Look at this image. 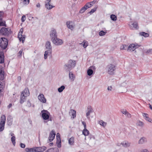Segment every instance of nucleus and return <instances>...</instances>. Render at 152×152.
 <instances>
[{
  "label": "nucleus",
  "mask_w": 152,
  "mask_h": 152,
  "mask_svg": "<svg viewBox=\"0 0 152 152\" xmlns=\"http://www.w3.org/2000/svg\"><path fill=\"white\" fill-rule=\"evenodd\" d=\"M72 23V21H67L66 23L67 27L71 30H72L74 28L73 25L72 24H71V23Z\"/></svg>",
  "instance_id": "6ab92c4d"
},
{
  "label": "nucleus",
  "mask_w": 152,
  "mask_h": 152,
  "mask_svg": "<svg viewBox=\"0 0 152 152\" xmlns=\"http://www.w3.org/2000/svg\"><path fill=\"white\" fill-rule=\"evenodd\" d=\"M22 52H23V50H20L18 53V56H21L22 55Z\"/></svg>",
  "instance_id": "864d4df0"
},
{
  "label": "nucleus",
  "mask_w": 152,
  "mask_h": 152,
  "mask_svg": "<svg viewBox=\"0 0 152 152\" xmlns=\"http://www.w3.org/2000/svg\"><path fill=\"white\" fill-rule=\"evenodd\" d=\"M134 46L135 44L133 43L131 44L129 46H128L127 51H134Z\"/></svg>",
  "instance_id": "a211bd4d"
},
{
  "label": "nucleus",
  "mask_w": 152,
  "mask_h": 152,
  "mask_svg": "<svg viewBox=\"0 0 152 152\" xmlns=\"http://www.w3.org/2000/svg\"><path fill=\"white\" fill-rule=\"evenodd\" d=\"M41 113H42V117L44 120V122L46 123L49 121V118L50 115V113L47 110H43Z\"/></svg>",
  "instance_id": "20e7f679"
},
{
  "label": "nucleus",
  "mask_w": 152,
  "mask_h": 152,
  "mask_svg": "<svg viewBox=\"0 0 152 152\" xmlns=\"http://www.w3.org/2000/svg\"><path fill=\"white\" fill-rule=\"evenodd\" d=\"M6 120V118L5 115H3L1 117L0 125L4 128V126Z\"/></svg>",
  "instance_id": "9d476101"
},
{
  "label": "nucleus",
  "mask_w": 152,
  "mask_h": 152,
  "mask_svg": "<svg viewBox=\"0 0 152 152\" xmlns=\"http://www.w3.org/2000/svg\"><path fill=\"white\" fill-rule=\"evenodd\" d=\"M127 111L126 110L124 111V110H122L121 111V112L122 113L126 115L127 113Z\"/></svg>",
  "instance_id": "052dcab7"
},
{
  "label": "nucleus",
  "mask_w": 152,
  "mask_h": 152,
  "mask_svg": "<svg viewBox=\"0 0 152 152\" xmlns=\"http://www.w3.org/2000/svg\"><path fill=\"white\" fill-rule=\"evenodd\" d=\"M69 114L73 116V118H74L76 116V112L74 110L71 109L69 113Z\"/></svg>",
  "instance_id": "a878e982"
},
{
  "label": "nucleus",
  "mask_w": 152,
  "mask_h": 152,
  "mask_svg": "<svg viewBox=\"0 0 152 152\" xmlns=\"http://www.w3.org/2000/svg\"><path fill=\"white\" fill-rule=\"evenodd\" d=\"M86 10V9L85 8V7H83L80 10V11H79V13H83Z\"/></svg>",
  "instance_id": "79ce46f5"
},
{
  "label": "nucleus",
  "mask_w": 152,
  "mask_h": 152,
  "mask_svg": "<svg viewBox=\"0 0 152 152\" xmlns=\"http://www.w3.org/2000/svg\"><path fill=\"white\" fill-rule=\"evenodd\" d=\"M54 148H51L48 149L45 152H54Z\"/></svg>",
  "instance_id": "09e8293b"
},
{
  "label": "nucleus",
  "mask_w": 152,
  "mask_h": 152,
  "mask_svg": "<svg viewBox=\"0 0 152 152\" xmlns=\"http://www.w3.org/2000/svg\"><path fill=\"white\" fill-rule=\"evenodd\" d=\"M4 62V53L0 52V64H2Z\"/></svg>",
  "instance_id": "f3484780"
},
{
  "label": "nucleus",
  "mask_w": 152,
  "mask_h": 152,
  "mask_svg": "<svg viewBox=\"0 0 152 152\" xmlns=\"http://www.w3.org/2000/svg\"><path fill=\"white\" fill-rule=\"evenodd\" d=\"M65 88L64 86H62L58 88V90L59 93L61 92Z\"/></svg>",
  "instance_id": "473e14b6"
},
{
  "label": "nucleus",
  "mask_w": 152,
  "mask_h": 152,
  "mask_svg": "<svg viewBox=\"0 0 152 152\" xmlns=\"http://www.w3.org/2000/svg\"><path fill=\"white\" fill-rule=\"evenodd\" d=\"M140 46V45H138L137 44H135L134 46V50L137 48H138Z\"/></svg>",
  "instance_id": "680f3d73"
},
{
  "label": "nucleus",
  "mask_w": 152,
  "mask_h": 152,
  "mask_svg": "<svg viewBox=\"0 0 152 152\" xmlns=\"http://www.w3.org/2000/svg\"><path fill=\"white\" fill-rule=\"evenodd\" d=\"M27 105L29 107L31 106V104L30 102L29 101H28L27 103Z\"/></svg>",
  "instance_id": "13d9d810"
},
{
  "label": "nucleus",
  "mask_w": 152,
  "mask_h": 152,
  "mask_svg": "<svg viewBox=\"0 0 152 152\" xmlns=\"http://www.w3.org/2000/svg\"><path fill=\"white\" fill-rule=\"evenodd\" d=\"M146 141V138L145 137H142L139 140L138 143L140 144H142Z\"/></svg>",
  "instance_id": "bb28decb"
},
{
  "label": "nucleus",
  "mask_w": 152,
  "mask_h": 152,
  "mask_svg": "<svg viewBox=\"0 0 152 152\" xmlns=\"http://www.w3.org/2000/svg\"><path fill=\"white\" fill-rule=\"evenodd\" d=\"M106 33V32H105L103 31L102 30L99 32V35L100 36H102L105 35Z\"/></svg>",
  "instance_id": "49530a36"
},
{
  "label": "nucleus",
  "mask_w": 152,
  "mask_h": 152,
  "mask_svg": "<svg viewBox=\"0 0 152 152\" xmlns=\"http://www.w3.org/2000/svg\"><path fill=\"white\" fill-rule=\"evenodd\" d=\"M20 147L23 148H24L25 147V145L23 143H21L20 144Z\"/></svg>",
  "instance_id": "bf43d9fd"
},
{
  "label": "nucleus",
  "mask_w": 152,
  "mask_h": 152,
  "mask_svg": "<svg viewBox=\"0 0 152 152\" xmlns=\"http://www.w3.org/2000/svg\"><path fill=\"white\" fill-rule=\"evenodd\" d=\"M26 17L25 15H23L21 18V20L22 22H24L26 20Z\"/></svg>",
  "instance_id": "3c124183"
},
{
  "label": "nucleus",
  "mask_w": 152,
  "mask_h": 152,
  "mask_svg": "<svg viewBox=\"0 0 152 152\" xmlns=\"http://www.w3.org/2000/svg\"><path fill=\"white\" fill-rule=\"evenodd\" d=\"M28 19L29 20H31L32 18H33V17L32 16L31 14L29 15L28 16Z\"/></svg>",
  "instance_id": "e2e57ef3"
},
{
  "label": "nucleus",
  "mask_w": 152,
  "mask_h": 152,
  "mask_svg": "<svg viewBox=\"0 0 152 152\" xmlns=\"http://www.w3.org/2000/svg\"><path fill=\"white\" fill-rule=\"evenodd\" d=\"M69 143L71 145H74V138L72 137H71L69 140Z\"/></svg>",
  "instance_id": "c756f323"
},
{
  "label": "nucleus",
  "mask_w": 152,
  "mask_h": 152,
  "mask_svg": "<svg viewBox=\"0 0 152 152\" xmlns=\"http://www.w3.org/2000/svg\"><path fill=\"white\" fill-rule=\"evenodd\" d=\"M45 46L47 49H48V50L46 51L45 52L44 58L46 59L48 55L50 57L52 56V46L50 41H48L46 42Z\"/></svg>",
  "instance_id": "f03ea898"
},
{
  "label": "nucleus",
  "mask_w": 152,
  "mask_h": 152,
  "mask_svg": "<svg viewBox=\"0 0 152 152\" xmlns=\"http://www.w3.org/2000/svg\"><path fill=\"white\" fill-rule=\"evenodd\" d=\"M126 115L128 117H131V115L128 112H127V113Z\"/></svg>",
  "instance_id": "774afa93"
},
{
  "label": "nucleus",
  "mask_w": 152,
  "mask_h": 152,
  "mask_svg": "<svg viewBox=\"0 0 152 152\" xmlns=\"http://www.w3.org/2000/svg\"><path fill=\"white\" fill-rule=\"evenodd\" d=\"M99 124L102 126H104L106 124V123L104 122L102 120H100L99 122Z\"/></svg>",
  "instance_id": "a19ab883"
},
{
  "label": "nucleus",
  "mask_w": 152,
  "mask_h": 152,
  "mask_svg": "<svg viewBox=\"0 0 152 152\" xmlns=\"http://www.w3.org/2000/svg\"><path fill=\"white\" fill-rule=\"evenodd\" d=\"M92 6V4H89V2L87 3L83 7H85V8L86 9V10L90 7L91 6Z\"/></svg>",
  "instance_id": "c9c22d12"
},
{
  "label": "nucleus",
  "mask_w": 152,
  "mask_h": 152,
  "mask_svg": "<svg viewBox=\"0 0 152 152\" xmlns=\"http://www.w3.org/2000/svg\"><path fill=\"white\" fill-rule=\"evenodd\" d=\"M23 2H25V4H28L29 2V0H24Z\"/></svg>",
  "instance_id": "6e6d98bb"
},
{
  "label": "nucleus",
  "mask_w": 152,
  "mask_h": 152,
  "mask_svg": "<svg viewBox=\"0 0 152 152\" xmlns=\"http://www.w3.org/2000/svg\"><path fill=\"white\" fill-rule=\"evenodd\" d=\"M116 66L113 64H108L106 67L108 73L110 75H113L114 74V71L115 70Z\"/></svg>",
  "instance_id": "7ed1b4c3"
},
{
  "label": "nucleus",
  "mask_w": 152,
  "mask_h": 152,
  "mask_svg": "<svg viewBox=\"0 0 152 152\" xmlns=\"http://www.w3.org/2000/svg\"><path fill=\"white\" fill-rule=\"evenodd\" d=\"M110 18L113 21H115L117 18L116 16L114 14L111 15L110 16Z\"/></svg>",
  "instance_id": "72a5a7b5"
},
{
  "label": "nucleus",
  "mask_w": 152,
  "mask_h": 152,
  "mask_svg": "<svg viewBox=\"0 0 152 152\" xmlns=\"http://www.w3.org/2000/svg\"><path fill=\"white\" fill-rule=\"evenodd\" d=\"M142 115L144 118L147 121L152 123V120L149 118L148 115L145 113H143Z\"/></svg>",
  "instance_id": "2eb2a0df"
},
{
  "label": "nucleus",
  "mask_w": 152,
  "mask_h": 152,
  "mask_svg": "<svg viewBox=\"0 0 152 152\" xmlns=\"http://www.w3.org/2000/svg\"><path fill=\"white\" fill-rule=\"evenodd\" d=\"M96 1V0H94L93 1H91V2H90V3H89L93 5V4L95 3V2Z\"/></svg>",
  "instance_id": "338daca9"
},
{
  "label": "nucleus",
  "mask_w": 152,
  "mask_h": 152,
  "mask_svg": "<svg viewBox=\"0 0 152 152\" xmlns=\"http://www.w3.org/2000/svg\"><path fill=\"white\" fill-rule=\"evenodd\" d=\"M21 94H23L26 97L28 96L29 95V92L28 88H26L22 92Z\"/></svg>",
  "instance_id": "4be33fe9"
},
{
  "label": "nucleus",
  "mask_w": 152,
  "mask_h": 152,
  "mask_svg": "<svg viewBox=\"0 0 152 152\" xmlns=\"http://www.w3.org/2000/svg\"><path fill=\"white\" fill-rule=\"evenodd\" d=\"M81 44H82L83 45V47L84 48H86L88 45V43L87 42L83 41Z\"/></svg>",
  "instance_id": "a18cd8bd"
},
{
  "label": "nucleus",
  "mask_w": 152,
  "mask_h": 152,
  "mask_svg": "<svg viewBox=\"0 0 152 152\" xmlns=\"http://www.w3.org/2000/svg\"><path fill=\"white\" fill-rule=\"evenodd\" d=\"M93 70L92 69H89L87 70V74L88 76H91L93 74Z\"/></svg>",
  "instance_id": "f704fd0d"
},
{
  "label": "nucleus",
  "mask_w": 152,
  "mask_h": 152,
  "mask_svg": "<svg viewBox=\"0 0 152 152\" xmlns=\"http://www.w3.org/2000/svg\"><path fill=\"white\" fill-rule=\"evenodd\" d=\"M4 78V72L2 68L0 67V80H3Z\"/></svg>",
  "instance_id": "dca6fc26"
},
{
  "label": "nucleus",
  "mask_w": 152,
  "mask_h": 152,
  "mask_svg": "<svg viewBox=\"0 0 152 152\" xmlns=\"http://www.w3.org/2000/svg\"><path fill=\"white\" fill-rule=\"evenodd\" d=\"M39 100L43 103H45L46 102V99L43 94H40L38 96Z\"/></svg>",
  "instance_id": "ddd939ff"
},
{
  "label": "nucleus",
  "mask_w": 152,
  "mask_h": 152,
  "mask_svg": "<svg viewBox=\"0 0 152 152\" xmlns=\"http://www.w3.org/2000/svg\"><path fill=\"white\" fill-rule=\"evenodd\" d=\"M56 135V132L55 131L53 130L51 131L49 134L48 139L50 142H51L54 139Z\"/></svg>",
  "instance_id": "1a4fd4ad"
},
{
  "label": "nucleus",
  "mask_w": 152,
  "mask_h": 152,
  "mask_svg": "<svg viewBox=\"0 0 152 152\" xmlns=\"http://www.w3.org/2000/svg\"><path fill=\"white\" fill-rule=\"evenodd\" d=\"M69 77L70 79L72 81H73L75 79V76L72 73V72L69 71Z\"/></svg>",
  "instance_id": "cd10ccee"
},
{
  "label": "nucleus",
  "mask_w": 152,
  "mask_h": 152,
  "mask_svg": "<svg viewBox=\"0 0 152 152\" xmlns=\"http://www.w3.org/2000/svg\"><path fill=\"white\" fill-rule=\"evenodd\" d=\"M128 48V46L127 45H122L121 46V50H127Z\"/></svg>",
  "instance_id": "4c0bfd02"
},
{
  "label": "nucleus",
  "mask_w": 152,
  "mask_h": 152,
  "mask_svg": "<svg viewBox=\"0 0 152 152\" xmlns=\"http://www.w3.org/2000/svg\"><path fill=\"white\" fill-rule=\"evenodd\" d=\"M26 97L23 94H21L20 95V104H23L26 101Z\"/></svg>",
  "instance_id": "aec40b11"
},
{
  "label": "nucleus",
  "mask_w": 152,
  "mask_h": 152,
  "mask_svg": "<svg viewBox=\"0 0 152 152\" xmlns=\"http://www.w3.org/2000/svg\"><path fill=\"white\" fill-rule=\"evenodd\" d=\"M4 14V12L3 11H0V20H2L3 16Z\"/></svg>",
  "instance_id": "de8ad7c7"
},
{
  "label": "nucleus",
  "mask_w": 152,
  "mask_h": 152,
  "mask_svg": "<svg viewBox=\"0 0 152 152\" xmlns=\"http://www.w3.org/2000/svg\"><path fill=\"white\" fill-rule=\"evenodd\" d=\"M52 42L56 45H60L63 43V40L58 38H57Z\"/></svg>",
  "instance_id": "6e6552de"
},
{
  "label": "nucleus",
  "mask_w": 152,
  "mask_h": 152,
  "mask_svg": "<svg viewBox=\"0 0 152 152\" xmlns=\"http://www.w3.org/2000/svg\"><path fill=\"white\" fill-rule=\"evenodd\" d=\"M137 124L138 125L141 127L143 126L144 125V123L140 121H138L137 122Z\"/></svg>",
  "instance_id": "58836bf2"
},
{
  "label": "nucleus",
  "mask_w": 152,
  "mask_h": 152,
  "mask_svg": "<svg viewBox=\"0 0 152 152\" xmlns=\"http://www.w3.org/2000/svg\"><path fill=\"white\" fill-rule=\"evenodd\" d=\"M25 150L27 152H36L35 147L31 148H26Z\"/></svg>",
  "instance_id": "5701e85b"
},
{
  "label": "nucleus",
  "mask_w": 152,
  "mask_h": 152,
  "mask_svg": "<svg viewBox=\"0 0 152 152\" xmlns=\"http://www.w3.org/2000/svg\"><path fill=\"white\" fill-rule=\"evenodd\" d=\"M23 32V28H21L20 30V31L18 33V37L21 36H22Z\"/></svg>",
  "instance_id": "ea45409f"
},
{
  "label": "nucleus",
  "mask_w": 152,
  "mask_h": 152,
  "mask_svg": "<svg viewBox=\"0 0 152 152\" xmlns=\"http://www.w3.org/2000/svg\"><path fill=\"white\" fill-rule=\"evenodd\" d=\"M12 32L10 29L8 30V28L4 27H2L0 30V34L6 37L8 36Z\"/></svg>",
  "instance_id": "423d86ee"
},
{
  "label": "nucleus",
  "mask_w": 152,
  "mask_h": 152,
  "mask_svg": "<svg viewBox=\"0 0 152 152\" xmlns=\"http://www.w3.org/2000/svg\"><path fill=\"white\" fill-rule=\"evenodd\" d=\"M88 112L86 113V115L88 118H89V115L91 113L93 112L92 107L91 106H88L87 108Z\"/></svg>",
  "instance_id": "9b49d317"
},
{
  "label": "nucleus",
  "mask_w": 152,
  "mask_h": 152,
  "mask_svg": "<svg viewBox=\"0 0 152 152\" xmlns=\"http://www.w3.org/2000/svg\"><path fill=\"white\" fill-rule=\"evenodd\" d=\"M76 65V61L74 60H69L67 64L64 65V68L66 71H70Z\"/></svg>",
  "instance_id": "f257e3e1"
},
{
  "label": "nucleus",
  "mask_w": 152,
  "mask_h": 152,
  "mask_svg": "<svg viewBox=\"0 0 152 152\" xmlns=\"http://www.w3.org/2000/svg\"><path fill=\"white\" fill-rule=\"evenodd\" d=\"M4 26L6 27V25L5 24V21H2V20L0 21V26Z\"/></svg>",
  "instance_id": "c03bdc74"
},
{
  "label": "nucleus",
  "mask_w": 152,
  "mask_h": 152,
  "mask_svg": "<svg viewBox=\"0 0 152 152\" xmlns=\"http://www.w3.org/2000/svg\"><path fill=\"white\" fill-rule=\"evenodd\" d=\"M133 26V28H134V29H137L139 28L138 24L137 22H135L132 24Z\"/></svg>",
  "instance_id": "7c9ffc66"
},
{
  "label": "nucleus",
  "mask_w": 152,
  "mask_h": 152,
  "mask_svg": "<svg viewBox=\"0 0 152 152\" xmlns=\"http://www.w3.org/2000/svg\"><path fill=\"white\" fill-rule=\"evenodd\" d=\"M4 128L2 126H0V132L2 131L4 129Z\"/></svg>",
  "instance_id": "69168bd1"
},
{
  "label": "nucleus",
  "mask_w": 152,
  "mask_h": 152,
  "mask_svg": "<svg viewBox=\"0 0 152 152\" xmlns=\"http://www.w3.org/2000/svg\"><path fill=\"white\" fill-rule=\"evenodd\" d=\"M50 0H47L46 1L45 7L48 9L50 10L54 7V6L51 5L50 2Z\"/></svg>",
  "instance_id": "4468645a"
},
{
  "label": "nucleus",
  "mask_w": 152,
  "mask_h": 152,
  "mask_svg": "<svg viewBox=\"0 0 152 152\" xmlns=\"http://www.w3.org/2000/svg\"><path fill=\"white\" fill-rule=\"evenodd\" d=\"M7 124L9 126H11L12 124V118L11 116H9L7 118Z\"/></svg>",
  "instance_id": "412c9836"
},
{
  "label": "nucleus",
  "mask_w": 152,
  "mask_h": 152,
  "mask_svg": "<svg viewBox=\"0 0 152 152\" xmlns=\"http://www.w3.org/2000/svg\"><path fill=\"white\" fill-rule=\"evenodd\" d=\"M152 53V49L148 50L146 52V53Z\"/></svg>",
  "instance_id": "5fc2aeb1"
},
{
  "label": "nucleus",
  "mask_w": 152,
  "mask_h": 152,
  "mask_svg": "<svg viewBox=\"0 0 152 152\" xmlns=\"http://www.w3.org/2000/svg\"><path fill=\"white\" fill-rule=\"evenodd\" d=\"M28 121L29 122V123L32 126V121L31 120V119L28 118Z\"/></svg>",
  "instance_id": "0e129e2a"
},
{
  "label": "nucleus",
  "mask_w": 152,
  "mask_h": 152,
  "mask_svg": "<svg viewBox=\"0 0 152 152\" xmlns=\"http://www.w3.org/2000/svg\"><path fill=\"white\" fill-rule=\"evenodd\" d=\"M35 148L36 152H42L46 149L47 148L45 146H43L35 147Z\"/></svg>",
  "instance_id": "f8f14e48"
},
{
  "label": "nucleus",
  "mask_w": 152,
  "mask_h": 152,
  "mask_svg": "<svg viewBox=\"0 0 152 152\" xmlns=\"http://www.w3.org/2000/svg\"><path fill=\"white\" fill-rule=\"evenodd\" d=\"M121 144L122 145L125 147H128L130 146V143L129 142L127 141H125L121 142Z\"/></svg>",
  "instance_id": "b1692460"
},
{
  "label": "nucleus",
  "mask_w": 152,
  "mask_h": 152,
  "mask_svg": "<svg viewBox=\"0 0 152 152\" xmlns=\"http://www.w3.org/2000/svg\"><path fill=\"white\" fill-rule=\"evenodd\" d=\"M8 45V40L5 37L0 38V47L2 49L4 50L7 48Z\"/></svg>",
  "instance_id": "39448f33"
},
{
  "label": "nucleus",
  "mask_w": 152,
  "mask_h": 152,
  "mask_svg": "<svg viewBox=\"0 0 152 152\" xmlns=\"http://www.w3.org/2000/svg\"><path fill=\"white\" fill-rule=\"evenodd\" d=\"M11 140L12 143L13 145H15V136H12L11 138Z\"/></svg>",
  "instance_id": "e433bc0d"
},
{
  "label": "nucleus",
  "mask_w": 152,
  "mask_h": 152,
  "mask_svg": "<svg viewBox=\"0 0 152 152\" xmlns=\"http://www.w3.org/2000/svg\"><path fill=\"white\" fill-rule=\"evenodd\" d=\"M140 35L143 36L145 37H148L149 36V34L144 32H140L139 33Z\"/></svg>",
  "instance_id": "2f4dec72"
},
{
  "label": "nucleus",
  "mask_w": 152,
  "mask_h": 152,
  "mask_svg": "<svg viewBox=\"0 0 152 152\" xmlns=\"http://www.w3.org/2000/svg\"><path fill=\"white\" fill-rule=\"evenodd\" d=\"M56 145L57 146L58 148H60L61 147V138L60 137H58L56 141Z\"/></svg>",
  "instance_id": "393cba45"
},
{
  "label": "nucleus",
  "mask_w": 152,
  "mask_h": 152,
  "mask_svg": "<svg viewBox=\"0 0 152 152\" xmlns=\"http://www.w3.org/2000/svg\"><path fill=\"white\" fill-rule=\"evenodd\" d=\"M50 35L52 42L57 38V34L56 30L53 28H52Z\"/></svg>",
  "instance_id": "0eeeda50"
},
{
  "label": "nucleus",
  "mask_w": 152,
  "mask_h": 152,
  "mask_svg": "<svg viewBox=\"0 0 152 152\" xmlns=\"http://www.w3.org/2000/svg\"><path fill=\"white\" fill-rule=\"evenodd\" d=\"M82 133L85 136H86L89 134V131L86 128H84L83 130Z\"/></svg>",
  "instance_id": "c85d7f7f"
},
{
  "label": "nucleus",
  "mask_w": 152,
  "mask_h": 152,
  "mask_svg": "<svg viewBox=\"0 0 152 152\" xmlns=\"http://www.w3.org/2000/svg\"><path fill=\"white\" fill-rule=\"evenodd\" d=\"M21 37H22V42L24 43L25 40V39L26 37V36L22 34V36H21Z\"/></svg>",
  "instance_id": "603ef678"
},
{
  "label": "nucleus",
  "mask_w": 152,
  "mask_h": 152,
  "mask_svg": "<svg viewBox=\"0 0 152 152\" xmlns=\"http://www.w3.org/2000/svg\"><path fill=\"white\" fill-rule=\"evenodd\" d=\"M4 86L2 83L0 81V93L2 92Z\"/></svg>",
  "instance_id": "37998d69"
},
{
  "label": "nucleus",
  "mask_w": 152,
  "mask_h": 152,
  "mask_svg": "<svg viewBox=\"0 0 152 152\" xmlns=\"http://www.w3.org/2000/svg\"><path fill=\"white\" fill-rule=\"evenodd\" d=\"M82 124L84 126V129L86 128V124L85 122L82 121Z\"/></svg>",
  "instance_id": "4d7b16f0"
},
{
  "label": "nucleus",
  "mask_w": 152,
  "mask_h": 152,
  "mask_svg": "<svg viewBox=\"0 0 152 152\" xmlns=\"http://www.w3.org/2000/svg\"><path fill=\"white\" fill-rule=\"evenodd\" d=\"M96 8L95 7L94 8L92 9L89 12V13H90L91 14L94 13V12H95L96 10Z\"/></svg>",
  "instance_id": "8fccbe9b"
}]
</instances>
